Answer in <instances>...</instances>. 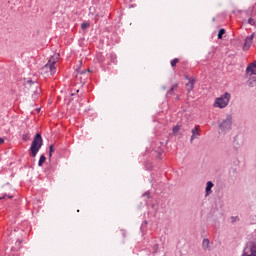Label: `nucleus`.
<instances>
[{
	"instance_id": "aec40b11",
	"label": "nucleus",
	"mask_w": 256,
	"mask_h": 256,
	"mask_svg": "<svg viewBox=\"0 0 256 256\" xmlns=\"http://www.w3.org/2000/svg\"><path fill=\"white\" fill-rule=\"evenodd\" d=\"M234 145H235L236 147H241V145H243V142L239 143V141H238L237 139H235Z\"/></svg>"
},
{
	"instance_id": "5701e85b",
	"label": "nucleus",
	"mask_w": 256,
	"mask_h": 256,
	"mask_svg": "<svg viewBox=\"0 0 256 256\" xmlns=\"http://www.w3.org/2000/svg\"><path fill=\"white\" fill-rule=\"evenodd\" d=\"M248 23H249V25H255V21L253 18H249Z\"/></svg>"
},
{
	"instance_id": "a211bd4d",
	"label": "nucleus",
	"mask_w": 256,
	"mask_h": 256,
	"mask_svg": "<svg viewBox=\"0 0 256 256\" xmlns=\"http://www.w3.org/2000/svg\"><path fill=\"white\" fill-rule=\"evenodd\" d=\"M181 128L179 127V126H175L174 128H173V133L175 134V135H177V133H179V130H180Z\"/></svg>"
},
{
	"instance_id": "a878e982",
	"label": "nucleus",
	"mask_w": 256,
	"mask_h": 256,
	"mask_svg": "<svg viewBox=\"0 0 256 256\" xmlns=\"http://www.w3.org/2000/svg\"><path fill=\"white\" fill-rule=\"evenodd\" d=\"M0 199H5V196H3V197H0Z\"/></svg>"
},
{
	"instance_id": "7ed1b4c3",
	"label": "nucleus",
	"mask_w": 256,
	"mask_h": 256,
	"mask_svg": "<svg viewBox=\"0 0 256 256\" xmlns=\"http://www.w3.org/2000/svg\"><path fill=\"white\" fill-rule=\"evenodd\" d=\"M43 147V138L41 137V134H36L34 137L31 147H30V152L33 157L37 156V153H39V149Z\"/></svg>"
},
{
	"instance_id": "0eeeda50",
	"label": "nucleus",
	"mask_w": 256,
	"mask_h": 256,
	"mask_svg": "<svg viewBox=\"0 0 256 256\" xmlns=\"http://www.w3.org/2000/svg\"><path fill=\"white\" fill-rule=\"evenodd\" d=\"M253 39H255V33H252L250 36L246 37L245 43L243 46L244 51H248V49L251 48V45H253Z\"/></svg>"
},
{
	"instance_id": "f03ea898",
	"label": "nucleus",
	"mask_w": 256,
	"mask_h": 256,
	"mask_svg": "<svg viewBox=\"0 0 256 256\" xmlns=\"http://www.w3.org/2000/svg\"><path fill=\"white\" fill-rule=\"evenodd\" d=\"M232 126H233V116L231 114H228L224 118L218 121L219 135H225L227 131H231Z\"/></svg>"
},
{
	"instance_id": "2eb2a0df",
	"label": "nucleus",
	"mask_w": 256,
	"mask_h": 256,
	"mask_svg": "<svg viewBox=\"0 0 256 256\" xmlns=\"http://www.w3.org/2000/svg\"><path fill=\"white\" fill-rule=\"evenodd\" d=\"M223 35H225V29H220L218 32V39H223Z\"/></svg>"
},
{
	"instance_id": "6e6552de",
	"label": "nucleus",
	"mask_w": 256,
	"mask_h": 256,
	"mask_svg": "<svg viewBox=\"0 0 256 256\" xmlns=\"http://www.w3.org/2000/svg\"><path fill=\"white\" fill-rule=\"evenodd\" d=\"M246 73L247 75H256V61L247 67Z\"/></svg>"
},
{
	"instance_id": "9d476101",
	"label": "nucleus",
	"mask_w": 256,
	"mask_h": 256,
	"mask_svg": "<svg viewBox=\"0 0 256 256\" xmlns=\"http://www.w3.org/2000/svg\"><path fill=\"white\" fill-rule=\"evenodd\" d=\"M187 91H193V88L195 87V78H190L189 82L186 84Z\"/></svg>"
},
{
	"instance_id": "dca6fc26",
	"label": "nucleus",
	"mask_w": 256,
	"mask_h": 256,
	"mask_svg": "<svg viewBox=\"0 0 256 256\" xmlns=\"http://www.w3.org/2000/svg\"><path fill=\"white\" fill-rule=\"evenodd\" d=\"M255 81H256V77L253 76V77L248 81L249 87H253V83H255Z\"/></svg>"
},
{
	"instance_id": "f3484780",
	"label": "nucleus",
	"mask_w": 256,
	"mask_h": 256,
	"mask_svg": "<svg viewBox=\"0 0 256 256\" xmlns=\"http://www.w3.org/2000/svg\"><path fill=\"white\" fill-rule=\"evenodd\" d=\"M179 63V59L175 58L174 60L171 61V67H175Z\"/></svg>"
},
{
	"instance_id": "1a4fd4ad",
	"label": "nucleus",
	"mask_w": 256,
	"mask_h": 256,
	"mask_svg": "<svg viewBox=\"0 0 256 256\" xmlns=\"http://www.w3.org/2000/svg\"><path fill=\"white\" fill-rule=\"evenodd\" d=\"M201 130L199 129V126H196L195 128L192 129V136L190 138L191 143H193V141H195V139H197V137H199V132Z\"/></svg>"
},
{
	"instance_id": "b1692460",
	"label": "nucleus",
	"mask_w": 256,
	"mask_h": 256,
	"mask_svg": "<svg viewBox=\"0 0 256 256\" xmlns=\"http://www.w3.org/2000/svg\"><path fill=\"white\" fill-rule=\"evenodd\" d=\"M5 143V140L3 138H0V145H3Z\"/></svg>"
},
{
	"instance_id": "ddd939ff",
	"label": "nucleus",
	"mask_w": 256,
	"mask_h": 256,
	"mask_svg": "<svg viewBox=\"0 0 256 256\" xmlns=\"http://www.w3.org/2000/svg\"><path fill=\"white\" fill-rule=\"evenodd\" d=\"M202 246L204 249H209V239H204L202 242Z\"/></svg>"
},
{
	"instance_id": "4468645a",
	"label": "nucleus",
	"mask_w": 256,
	"mask_h": 256,
	"mask_svg": "<svg viewBox=\"0 0 256 256\" xmlns=\"http://www.w3.org/2000/svg\"><path fill=\"white\" fill-rule=\"evenodd\" d=\"M238 221H240L239 216L230 217V223H237Z\"/></svg>"
},
{
	"instance_id": "f257e3e1",
	"label": "nucleus",
	"mask_w": 256,
	"mask_h": 256,
	"mask_svg": "<svg viewBox=\"0 0 256 256\" xmlns=\"http://www.w3.org/2000/svg\"><path fill=\"white\" fill-rule=\"evenodd\" d=\"M57 61H59V54H54L50 57L48 60V63L42 68V75H45V77H49V75H53L57 72V68L55 65L57 64Z\"/></svg>"
},
{
	"instance_id": "bb28decb",
	"label": "nucleus",
	"mask_w": 256,
	"mask_h": 256,
	"mask_svg": "<svg viewBox=\"0 0 256 256\" xmlns=\"http://www.w3.org/2000/svg\"><path fill=\"white\" fill-rule=\"evenodd\" d=\"M10 199H13V196H9Z\"/></svg>"
},
{
	"instance_id": "412c9836",
	"label": "nucleus",
	"mask_w": 256,
	"mask_h": 256,
	"mask_svg": "<svg viewBox=\"0 0 256 256\" xmlns=\"http://www.w3.org/2000/svg\"><path fill=\"white\" fill-rule=\"evenodd\" d=\"M23 141H29V134H24L22 136Z\"/></svg>"
},
{
	"instance_id": "39448f33",
	"label": "nucleus",
	"mask_w": 256,
	"mask_h": 256,
	"mask_svg": "<svg viewBox=\"0 0 256 256\" xmlns=\"http://www.w3.org/2000/svg\"><path fill=\"white\" fill-rule=\"evenodd\" d=\"M26 89H30V91L34 95H41V88L39 87V84L37 82H33L31 80H27L25 82Z\"/></svg>"
},
{
	"instance_id": "9b49d317",
	"label": "nucleus",
	"mask_w": 256,
	"mask_h": 256,
	"mask_svg": "<svg viewBox=\"0 0 256 256\" xmlns=\"http://www.w3.org/2000/svg\"><path fill=\"white\" fill-rule=\"evenodd\" d=\"M213 187H214L213 182L208 181L206 184V189H205L206 195H211V193H213V191L211 190V189H213Z\"/></svg>"
},
{
	"instance_id": "4be33fe9",
	"label": "nucleus",
	"mask_w": 256,
	"mask_h": 256,
	"mask_svg": "<svg viewBox=\"0 0 256 256\" xmlns=\"http://www.w3.org/2000/svg\"><path fill=\"white\" fill-rule=\"evenodd\" d=\"M89 23L85 22L81 25L82 29H87L89 27Z\"/></svg>"
},
{
	"instance_id": "20e7f679",
	"label": "nucleus",
	"mask_w": 256,
	"mask_h": 256,
	"mask_svg": "<svg viewBox=\"0 0 256 256\" xmlns=\"http://www.w3.org/2000/svg\"><path fill=\"white\" fill-rule=\"evenodd\" d=\"M229 101H231V94L226 92L224 95L215 99L214 107L225 109L229 105Z\"/></svg>"
},
{
	"instance_id": "423d86ee",
	"label": "nucleus",
	"mask_w": 256,
	"mask_h": 256,
	"mask_svg": "<svg viewBox=\"0 0 256 256\" xmlns=\"http://www.w3.org/2000/svg\"><path fill=\"white\" fill-rule=\"evenodd\" d=\"M243 256H256V243L250 242L245 247Z\"/></svg>"
},
{
	"instance_id": "393cba45",
	"label": "nucleus",
	"mask_w": 256,
	"mask_h": 256,
	"mask_svg": "<svg viewBox=\"0 0 256 256\" xmlns=\"http://www.w3.org/2000/svg\"><path fill=\"white\" fill-rule=\"evenodd\" d=\"M176 88H177V85H174V86H172V88H171L170 91H173V90L176 89Z\"/></svg>"
},
{
	"instance_id": "6ab92c4d",
	"label": "nucleus",
	"mask_w": 256,
	"mask_h": 256,
	"mask_svg": "<svg viewBox=\"0 0 256 256\" xmlns=\"http://www.w3.org/2000/svg\"><path fill=\"white\" fill-rule=\"evenodd\" d=\"M49 151H50L49 157H52L53 153L55 152V149L53 148V145L50 146Z\"/></svg>"
},
{
	"instance_id": "f8f14e48",
	"label": "nucleus",
	"mask_w": 256,
	"mask_h": 256,
	"mask_svg": "<svg viewBox=\"0 0 256 256\" xmlns=\"http://www.w3.org/2000/svg\"><path fill=\"white\" fill-rule=\"evenodd\" d=\"M45 161H47V158L45 157V155H42L38 162L39 167H43V163H45Z\"/></svg>"
}]
</instances>
